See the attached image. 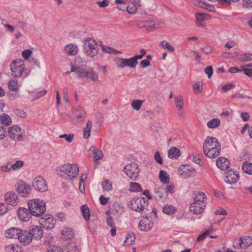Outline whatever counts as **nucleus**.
<instances>
[{"instance_id":"obj_1","label":"nucleus","mask_w":252,"mask_h":252,"mask_svg":"<svg viewBox=\"0 0 252 252\" xmlns=\"http://www.w3.org/2000/svg\"><path fill=\"white\" fill-rule=\"evenodd\" d=\"M28 206L31 215L36 217L43 215L46 211V203L39 199L30 200Z\"/></svg>"},{"instance_id":"obj_2","label":"nucleus","mask_w":252,"mask_h":252,"mask_svg":"<svg viewBox=\"0 0 252 252\" xmlns=\"http://www.w3.org/2000/svg\"><path fill=\"white\" fill-rule=\"evenodd\" d=\"M12 75L15 77H26L30 72L25 68L24 62L21 60H16L12 62L11 65Z\"/></svg>"},{"instance_id":"obj_3","label":"nucleus","mask_w":252,"mask_h":252,"mask_svg":"<svg viewBox=\"0 0 252 252\" xmlns=\"http://www.w3.org/2000/svg\"><path fill=\"white\" fill-rule=\"evenodd\" d=\"M84 48L86 55L93 58L98 53V46L96 41L92 37H86L84 40Z\"/></svg>"},{"instance_id":"obj_4","label":"nucleus","mask_w":252,"mask_h":252,"mask_svg":"<svg viewBox=\"0 0 252 252\" xmlns=\"http://www.w3.org/2000/svg\"><path fill=\"white\" fill-rule=\"evenodd\" d=\"M129 208L132 210L141 214L145 213L148 211V202L144 198H134L129 202Z\"/></svg>"},{"instance_id":"obj_5","label":"nucleus","mask_w":252,"mask_h":252,"mask_svg":"<svg viewBox=\"0 0 252 252\" xmlns=\"http://www.w3.org/2000/svg\"><path fill=\"white\" fill-rule=\"evenodd\" d=\"M61 170L67 175L70 179L76 178L79 173V168L76 164H63L62 166Z\"/></svg>"},{"instance_id":"obj_6","label":"nucleus","mask_w":252,"mask_h":252,"mask_svg":"<svg viewBox=\"0 0 252 252\" xmlns=\"http://www.w3.org/2000/svg\"><path fill=\"white\" fill-rule=\"evenodd\" d=\"M124 170L126 175L132 180H135L139 175V169L135 163L127 164Z\"/></svg>"},{"instance_id":"obj_7","label":"nucleus","mask_w":252,"mask_h":252,"mask_svg":"<svg viewBox=\"0 0 252 252\" xmlns=\"http://www.w3.org/2000/svg\"><path fill=\"white\" fill-rule=\"evenodd\" d=\"M116 62L117 67L120 68H124L125 67L133 68L137 65L133 57L129 59L118 58Z\"/></svg>"},{"instance_id":"obj_8","label":"nucleus","mask_w":252,"mask_h":252,"mask_svg":"<svg viewBox=\"0 0 252 252\" xmlns=\"http://www.w3.org/2000/svg\"><path fill=\"white\" fill-rule=\"evenodd\" d=\"M195 170L188 164L182 165L179 168L180 175L184 178H188L195 175Z\"/></svg>"},{"instance_id":"obj_9","label":"nucleus","mask_w":252,"mask_h":252,"mask_svg":"<svg viewBox=\"0 0 252 252\" xmlns=\"http://www.w3.org/2000/svg\"><path fill=\"white\" fill-rule=\"evenodd\" d=\"M33 188L39 191L43 192L47 190V184L46 181L41 176L36 177L32 183Z\"/></svg>"},{"instance_id":"obj_10","label":"nucleus","mask_w":252,"mask_h":252,"mask_svg":"<svg viewBox=\"0 0 252 252\" xmlns=\"http://www.w3.org/2000/svg\"><path fill=\"white\" fill-rule=\"evenodd\" d=\"M16 190L21 196L26 197L30 194L31 188L23 181H20L18 183Z\"/></svg>"},{"instance_id":"obj_11","label":"nucleus","mask_w":252,"mask_h":252,"mask_svg":"<svg viewBox=\"0 0 252 252\" xmlns=\"http://www.w3.org/2000/svg\"><path fill=\"white\" fill-rule=\"evenodd\" d=\"M220 143L217 139L213 137H207L203 143V150L210 148H220Z\"/></svg>"},{"instance_id":"obj_12","label":"nucleus","mask_w":252,"mask_h":252,"mask_svg":"<svg viewBox=\"0 0 252 252\" xmlns=\"http://www.w3.org/2000/svg\"><path fill=\"white\" fill-rule=\"evenodd\" d=\"M32 239L29 231L21 229L18 238L21 243L24 245H28L31 243Z\"/></svg>"},{"instance_id":"obj_13","label":"nucleus","mask_w":252,"mask_h":252,"mask_svg":"<svg viewBox=\"0 0 252 252\" xmlns=\"http://www.w3.org/2000/svg\"><path fill=\"white\" fill-rule=\"evenodd\" d=\"M239 178V175L230 170L226 173L224 181L226 184L232 185L235 184L238 181Z\"/></svg>"},{"instance_id":"obj_14","label":"nucleus","mask_w":252,"mask_h":252,"mask_svg":"<svg viewBox=\"0 0 252 252\" xmlns=\"http://www.w3.org/2000/svg\"><path fill=\"white\" fill-rule=\"evenodd\" d=\"M29 231L32 239L39 240L43 236V232L41 227L39 226H32L30 228Z\"/></svg>"},{"instance_id":"obj_15","label":"nucleus","mask_w":252,"mask_h":252,"mask_svg":"<svg viewBox=\"0 0 252 252\" xmlns=\"http://www.w3.org/2000/svg\"><path fill=\"white\" fill-rule=\"evenodd\" d=\"M6 203L10 205L16 206L19 203L17 195L13 192H8L5 195Z\"/></svg>"},{"instance_id":"obj_16","label":"nucleus","mask_w":252,"mask_h":252,"mask_svg":"<svg viewBox=\"0 0 252 252\" xmlns=\"http://www.w3.org/2000/svg\"><path fill=\"white\" fill-rule=\"evenodd\" d=\"M21 232V229L18 227H11L5 231L4 235L6 238L10 239H18L20 233Z\"/></svg>"},{"instance_id":"obj_17","label":"nucleus","mask_w":252,"mask_h":252,"mask_svg":"<svg viewBox=\"0 0 252 252\" xmlns=\"http://www.w3.org/2000/svg\"><path fill=\"white\" fill-rule=\"evenodd\" d=\"M31 215L29 208L22 207L19 208L18 210V216L23 221H28L30 219Z\"/></svg>"},{"instance_id":"obj_18","label":"nucleus","mask_w":252,"mask_h":252,"mask_svg":"<svg viewBox=\"0 0 252 252\" xmlns=\"http://www.w3.org/2000/svg\"><path fill=\"white\" fill-rule=\"evenodd\" d=\"M42 224L47 230H51L55 226L56 221L50 216H46L45 218H41Z\"/></svg>"},{"instance_id":"obj_19","label":"nucleus","mask_w":252,"mask_h":252,"mask_svg":"<svg viewBox=\"0 0 252 252\" xmlns=\"http://www.w3.org/2000/svg\"><path fill=\"white\" fill-rule=\"evenodd\" d=\"M220 148H210L209 149L203 150L205 155L210 158H216L220 155Z\"/></svg>"},{"instance_id":"obj_20","label":"nucleus","mask_w":252,"mask_h":252,"mask_svg":"<svg viewBox=\"0 0 252 252\" xmlns=\"http://www.w3.org/2000/svg\"><path fill=\"white\" fill-rule=\"evenodd\" d=\"M206 204H199L196 202H193L189 207V210L193 214L199 215L203 212Z\"/></svg>"},{"instance_id":"obj_21","label":"nucleus","mask_w":252,"mask_h":252,"mask_svg":"<svg viewBox=\"0 0 252 252\" xmlns=\"http://www.w3.org/2000/svg\"><path fill=\"white\" fill-rule=\"evenodd\" d=\"M155 196L158 200H163L166 198L167 193L166 192V189L164 187H156L155 189Z\"/></svg>"},{"instance_id":"obj_22","label":"nucleus","mask_w":252,"mask_h":252,"mask_svg":"<svg viewBox=\"0 0 252 252\" xmlns=\"http://www.w3.org/2000/svg\"><path fill=\"white\" fill-rule=\"evenodd\" d=\"M238 242L234 244V247L237 248H246L252 244V239L250 237L240 238Z\"/></svg>"},{"instance_id":"obj_23","label":"nucleus","mask_w":252,"mask_h":252,"mask_svg":"<svg viewBox=\"0 0 252 252\" xmlns=\"http://www.w3.org/2000/svg\"><path fill=\"white\" fill-rule=\"evenodd\" d=\"M216 165L220 169L224 170L230 165L229 160L223 157H220L216 160Z\"/></svg>"},{"instance_id":"obj_24","label":"nucleus","mask_w":252,"mask_h":252,"mask_svg":"<svg viewBox=\"0 0 252 252\" xmlns=\"http://www.w3.org/2000/svg\"><path fill=\"white\" fill-rule=\"evenodd\" d=\"M87 71L83 68L72 65L70 72L75 73L79 78H84L87 75Z\"/></svg>"},{"instance_id":"obj_25","label":"nucleus","mask_w":252,"mask_h":252,"mask_svg":"<svg viewBox=\"0 0 252 252\" xmlns=\"http://www.w3.org/2000/svg\"><path fill=\"white\" fill-rule=\"evenodd\" d=\"M64 51L68 55L74 56L78 53V48L77 45L71 43L65 46Z\"/></svg>"},{"instance_id":"obj_26","label":"nucleus","mask_w":252,"mask_h":252,"mask_svg":"<svg viewBox=\"0 0 252 252\" xmlns=\"http://www.w3.org/2000/svg\"><path fill=\"white\" fill-rule=\"evenodd\" d=\"M181 155L180 150L175 147H172L168 151V157L171 159H178Z\"/></svg>"},{"instance_id":"obj_27","label":"nucleus","mask_w":252,"mask_h":252,"mask_svg":"<svg viewBox=\"0 0 252 252\" xmlns=\"http://www.w3.org/2000/svg\"><path fill=\"white\" fill-rule=\"evenodd\" d=\"M21 128L17 125L10 126L8 129L9 137L12 139H16L17 133H21Z\"/></svg>"},{"instance_id":"obj_28","label":"nucleus","mask_w":252,"mask_h":252,"mask_svg":"<svg viewBox=\"0 0 252 252\" xmlns=\"http://www.w3.org/2000/svg\"><path fill=\"white\" fill-rule=\"evenodd\" d=\"M194 202H196L199 204H206L204 202L206 196L205 194L201 191H197L194 194Z\"/></svg>"},{"instance_id":"obj_29","label":"nucleus","mask_w":252,"mask_h":252,"mask_svg":"<svg viewBox=\"0 0 252 252\" xmlns=\"http://www.w3.org/2000/svg\"><path fill=\"white\" fill-rule=\"evenodd\" d=\"M86 116V112L83 109H77L75 111L74 121L76 123H78L83 121Z\"/></svg>"},{"instance_id":"obj_30","label":"nucleus","mask_w":252,"mask_h":252,"mask_svg":"<svg viewBox=\"0 0 252 252\" xmlns=\"http://www.w3.org/2000/svg\"><path fill=\"white\" fill-rule=\"evenodd\" d=\"M62 238L64 240H69L73 238V232L71 228L65 227L62 231Z\"/></svg>"},{"instance_id":"obj_31","label":"nucleus","mask_w":252,"mask_h":252,"mask_svg":"<svg viewBox=\"0 0 252 252\" xmlns=\"http://www.w3.org/2000/svg\"><path fill=\"white\" fill-rule=\"evenodd\" d=\"M5 252H22V249L18 244H9L5 247Z\"/></svg>"},{"instance_id":"obj_32","label":"nucleus","mask_w":252,"mask_h":252,"mask_svg":"<svg viewBox=\"0 0 252 252\" xmlns=\"http://www.w3.org/2000/svg\"><path fill=\"white\" fill-rule=\"evenodd\" d=\"M0 122L2 125L9 126L12 124V120L8 115L3 113L0 116Z\"/></svg>"},{"instance_id":"obj_33","label":"nucleus","mask_w":252,"mask_h":252,"mask_svg":"<svg viewBox=\"0 0 252 252\" xmlns=\"http://www.w3.org/2000/svg\"><path fill=\"white\" fill-rule=\"evenodd\" d=\"M90 150L92 151L94 155V158L95 161L101 159L103 157V153L101 150L96 149L94 146H92Z\"/></svg>"},{"instance_id":"obj_34","label":"nucleus","mask_w":252,"mask_h":252,"mask_svg":"<svg viewBox=\"0 0 252 252\" xmlns=\"http://www.w3.org/2000/svg\"><path fill=\"white\" fill-rule=\"evenodd\" d=\"M82 216L86 220H88L90 219V210L88 206L86 204L82 205L80 207Z\"/></svg>"},{"instance_id":"obj_35","label":"nucleus","mask_w":252,"mask_h":252,"mask_svg":"<svg viewBox=\"0 0 252 252\" xmlns=\"http://www.w3.org/2000/svg\"><path fill=\"white\" fill-rule=\"evenodd\" d=\"M18 81L16 79H11L8 83V87L9 89L11 91L17 93L19 91L18 88Z\"/></svg>"},{"instance_id":"obj_36","label":"nucleus","mask_w":252,"mask_h":252,"mask_svg":"<svg viewBox=\"0 0 252 252\" xmlns=\"http://www.w3.org/2000/svg\"><path fill=\"white\" fill-rule=\"evenodd\" d=\"M87 75L86 77L90 79L92 81L95 82L98 80V73L95 72L93 69L91 68L90 70L87 71Z\"/></svg>"},{"instance_id":"obj_37","label":"nucleus","mask_w":252,"mask_h":252,"mask_svg":"<svg viewBox=\"0 0 252 252\" xmlns=\"http://www.w3.org/2000/svg\"><path fill=\"white\" fill-rule=\"evenodd\" d=\"M92 126V122L91 121H89L86 124V127L83 130V137L85 139H87L90 136Z\"/></svg>"},{"instance_id":"obj_38","label":"nucleus","mask_w":252,"mask_h":252,"mask_svg":"<svg viewBox=\"0 0 252 252\" xmlns=\"http://www.w3.org/2000/svg\"><path fill=\"white\" fill-rule=\"evenodd\" d=\"M242 169L245 173L249 175H252V163L249 161L244 162Z\"/></svg>"},{"instance_id":"obj_39","label":"nucleus","mask_w":252,"mask_h":252,"mask_svg":"<svg viewBox=\"0 0 252 252\" xmlns=\"http://www.w3.org/2000/svg\"><path fill=\"white\" fill-rule=\"evenodd\" d=\"M176 211V208L173 205H166L162 208V211L164 213L167 215H171L175 213Z\"/></svg>"},{"instance_id":"obj_40","label":"nucleus","mask_w":252,"mask_h":252,"mask_svg":"<svg viewBox=\"0 0 252 252\" xmlns=\"http://www.w3.org/2000/svg\"><path fill=\"white\" fill-rule=\"evenodd\" d=\"M159 178L160 181L164 184H167L169 182V178L166 172L161 170L159 172Z\"/></svg>"},{"instance_id":"obj_41","label":"nucleus","mask_w":252,"mask_h":252,"mask_svg":"<svg viewBox=\"0 0 252 252\" xmlns=\"http://www.w3.org/2000/svg\"><path fill=\"white\" fill-rule=\"evenodd\" d=\"M101 48L102 51L104 52L111 54H121L122 53L121 51H117L116 49L106 45H102Z\"/></svg>"},{"instance_id":"obj_42","label":"nucleus","mask_w":252,"mask_h":252,"mask_svg":"<svg viewBox=\"0 0 252 252\" xmlns=\"http://www.w3.org/2000/svg\"><path fill=\"white\" fill-rule=\"evenodd\" d=\"M195 16L196 18V24L198 26H203V22L205 19L207 15L201 13H196Z\"/></svg>"},{"instance_id":"obj_43","label":"nucleus","mask_w":252,"mask_h":252,"mask_svg":"<svg viewBox=\"0 0 252 252\" xmlns=\"http://www.w3.org/2000/svg\"><path fill=\"white\" fill-rule=\"evenodd\" d=\"M102 189L104 190L107 191H111L113 189V186L112 182L106 179L102 183Z\"/></svg>"},{"instance_id":"obj_44","label":"nucleus","mask_w":252,"mask_h":252,"mask_svg":"<svg viewBox=\"0 0 252 252\" xmlns=\"http://www.w3.org/2000/svg\"><path fill=\"white\" fill-rule=\"evenodd\" d=\"M142 190L141 185L137 183L131 182L129 190L131 192H139Z\"/></svg>"},{"instance_id":"obj_45","label":"nucleus","mask_w":252,"mask_h":252,"mask_svg":"<svg viewBox=\"0 0 252 252\" xmlns=\"http://www.w3.org/2000/svg\"><path fill=\"white\" fill-rule=\"evenodd\" d=\"M143 101L140 99H134L131 102L132 108L136 111H138L142 104Z\"/></svg>"},{"instance_id":"obj_46","label":"nucleus","mask_w":252,"mask_h":252,"mask_svg":"<svg viewBox=\"0 0 252 252\" xmlns=\"http://www.w3.org/2000/svg\"><path fill=\"white\" fill-rule=\"evenodd\" d=\"M174 101L175 102L176 106L178 109H182L184 104L183 98L182 96L179 95L174 97Z\"/></svg>"},{"instance_id":"obj_47","label":"nucleus","mask_w":252,"mask_h":252,"mask_svg":"<svg viewBox=\"0 0 252 252\" xmlns=\"http://www.w3.org/2000/svg\"><path fill=\"white\" fill-rule=\"evenodd\" d=\"M126 11L130 14L134 13L137 9L136 5L133 2H130L128 3L126 7Z\"/></svg>"},{"instance_id":"obj_48","label":"nucleus","mask_w":252,"mask_h":252,"mask_svg":"<svg viewBox=\"0 0 252 252\" xmlns=\"http://www.w3.org/2000/svg\"><path fill=\"white\" fill-rule=\"evenodd\" d=\"M220 125V121L218 119H213L207 123V126L211 128H214Z\"/></svg>"},{"instance_id":"obj_49","label":"nucleus","mask_w":252,"mask_h":252,"mask_svg":"<svg viewBox=\"0 0 252 252\" xmlns=\"http://www.w3.org/2000/svg\"><path fill=\"white\" fill-rule=\"evenodd\" d=\"M238 60L241 62H246L252 60V54H243L239 56Z\"/></svg>"},{"instance_id":"obj_50","label":"nucleus","mask_w":252,"mask_h":252,"mask_svg":"<svg viewBox=\"0 0 252 252\" xmlns=\"http://www.w3.org/2000/svg\"><path fill=\"white\" fill-rule=\"evenodd\" d=\"M160 45L161 46L170 52H173L174 51V48L173 46L170 45V44L166 41H162L160 43Z\"/></svg>"},{"instance_id":"obj_51","label":"nucleus","mask_w":252,"mask_h":252,"mask_svg":"<svg viewBox=\"0 0 252 252\" xmlns=\"http://www.w3.org/2000/svg\"><path fill=\"white\" fill-rule=\"evenodd\" d=\"M135 237L134 234H128L126 236V239L125 240V243L128 244L129 245H132L134 242Z\"/></svg>"},{"instance_id":"obj_52","label":"nucleus","mask_w":252,"mask_h":252,"mask_svg":"<svg viewBox=\"0 0 252 252\" xmlns=\"http://www.w3.org/2000/svg\"><path fill=\"white\" fill-rule=\"evenodd\" d=\"M139 228L142 231H148L151 230V227L147 226L145 222L143 220L140 221L138 225Z\"/></svg>"},{"instance_id":"obj_53","label":"nucleus","mask_w":252,"mask_h":252,"mask_svg":"<svg viewBox=\"0 0 252 252\" xmlns=\"http://www.w3.org/2000/svg\"><path fill=\"white\" fill-rule=\"evenodd\" d=\"M74 135L73 134H69L68 135L66 134H63L60 135L59 138H65V140L68 143H70L74 139Z\"/></svg>"},{"instance_id":"obj_54","label":"nucleus","mask_w":252,"mask_h":252,"mask_svg":"<svg viewBox=\"0 0 252 252\" xmlns=\"http://www.w3.org/2000/svg\"><path fill=\"white\" fill-rule=\"evenodd\" d=\"M47 252H63V251L61 248L57 246L51 245L48 248Z\"/></svg>"},{"instance_id":"obj_55","label":"nucleus","mask_w":252,"mask_h":252,"mask_svg":"<svg viewBox=\"0 0 252 252\" xmlns=\"http://www.w3.org/2000/svg\"><path fill=\"white\" fill-rule=\"evenodd\" d=\"M24 162L22 160H17L14 164H12V169L17 170L23 167Z\"/></svg>"},{"instance_id":"obj_56","label":"nucleus","mask_w":252,"mask_h":252,"mask_svg":"<svg viewBox=\"0 0 252 252\" xmlns=\"http://www.w3.org/2000/svg\"><path fill=\"white\" fill-rule=\"evenodd\" d=\"M12 163L11 162H7L6 164L2 165L0 167L1 170L4 172H7L12 169Z\"/></svg>"},{"instance_id":"obj_57","label":"nucleus","mask_w":252,"mask_h":252,"mask_svg":"<svg viewBox=\"0 0 252 252\" xmlns=\"http://www.w3.org/2000/svg\"><path fill=\"white\" fill-rule=\"evenodd\" d=\"M14 113L16 115L21 118H26L27 117L26 112H25L23 110L16 109L14 110Z\"/></svg>"},{"instance_id":"obj_58","label":"nucleus","mask_w":252,"mask_h":252,"mask_svg":"<svg viewBox=\"0 0 252 252\" xmlns=\"http://www.w3.org/2000/svg\"><path fill=\"white\" fill-rule=\"evenodd\" d=\"M210 229H208L206 230L203 234L199 235L197 238V241L200 242L203 241L205 238L210 234Z\"/></svg>"},{"instance_id":"obj_59","label":"nucleus","mask_w":252,"mask_h":252,"mask_svg":"<svg viewBox=\"0 0 252 252\" xmlns=\"http://www.w3.org/2000/svg\"><path fill=\"white\" fill-rule=\"evenodd\" d=\"M7 133L6 128L0 125V140L4 139Z\"/></svg>"},{"instance_id":"obj_60","label":"nucleus","mask_w":252,"mask_h":252,"mask_svg":"<svg viewBox=\"0 0 252 252\" xmlns=\"http://www.w3.org/2000/svg\"><path fill=\"white\" fill-rule=\"evenodd\" d=\"M96 3L99 7L104 8L109 5V1L108 0H103L102 1H97Z\"/></svg>"},{"instance_id":"obj_61","label":"nucleus","mask_w":252,"mask_h":252,"mask_svg":"<svg viewBox=\"0 0 252 252\" xmlns=\"http://www.w3.org/2000/svg\"><path fill=\"white\" fill-rule=\"evenodd\" d=\"M154 158L155 160L159 164H162L163 163V160L161 158V157L160 155L159 152L157 151L156 152Z\"/></svg>"},{"instance_id":"obj_62","label":"nucleus","mask_w":252,"mask_h":252,"mask_svg":"<svg viewBox=\"0 0 252 252\" xmlns=\"http://www.w3.org/2000/svg\"><path fill=\"white\" fill-rule=\"evenodd\" d=\"M145 22L147 30L151 31L154 28L155 24L154 22L145 21Z\"/></svg>"},{"instance_id":"obj_63","label":"nucleus","mask_w":252,"mask_h":252,"mask_svg":"<svg viewBox=\"0 0 252 252\" xmlns=\"http://www.w3.org/2000/svg\"><path fill=\"white\" fill-rule=\"evenodd\" d=\"M32 53V52L31 50H30L29 49H27V50H24L22 52V55L23 57L25 60H27L29 58V57L31 55Z\"/></svg>"},{"instance_id":"obj_64","label":"nucleus","mask_w":252,"mask_h":252,"mask_svg":"<svg viewBox=\"0 0 252 252\" xmlns=\"http://www.w3.org/2000/svg\"><path fill=\"white\" fill-rule=\"evenodd\" d=\"M234 86H235V85L233 84H232V83H228V84H226L225 85L222 86V90L224 92H227L229 90H230L231 89H232Z\"/></svg>"}]
</instances>
